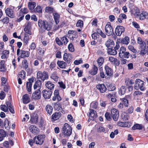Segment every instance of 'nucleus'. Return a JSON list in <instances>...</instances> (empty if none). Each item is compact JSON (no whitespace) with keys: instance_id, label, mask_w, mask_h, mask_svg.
Here are the masks:
<instances>
[{"instance_id":"f257e3e1","label":"nucleus","mask_w":148,"mask_h":148,"mask_svg":"<svg viewBox=\"0 0 148 148\" xmlns=\"http://www.w3.org/2000/svg\"><path fill=\"white\" fill-rule=\"evenodd\" d=\"M72 133V128L67 123H65L63 127L61 134L63 137H69Z\"/></svg>"},{"instance_id":"f03ea898","label":"nucleus","mask_w":148,"mask_h":148,"mask_svg":"<svg viewBox=\"0 0 148 148\" xmlns=\"http://www.w3.org/2000/svg\"><path fill=\"white\" fill-rule=\"evenodd\" d=\"M38 26L42 29L46 30L47 31L50 30L51 28V26L49 22L46 21H42L41 19H39L38 21Z\"/></svg>"},{"instance_id":"7ed1b4c3","label":"nucleus","mask_w":148,"mask_h":148,"mask_svg":"<svg viewBox=\"0 0 148 148\" xmlns=\"http://www.w3.org/2000/svg\"><path fill=\"white\" fill-rule=\"evenodd\" d=\"M136 18H138L140 20H143L145 19L148 18V14L147 12L142 11L140 13L138 9H137L134 14Z\"/></svg>"},{"instance_id":"20e7f679","label":"nucleus","mask_w":148,"mask_h":148,"mask_svg":"<svg viewBox=\"0 0 148 148\" xmlns=\"http://www.w3.org/2000/svg\"><path fill=\"white\" fill-rule=\"evenodd\" d=\"M130 99L129 95H126L124 97L120 98V100L121 102L118 105V108L120 109H122L123 108V106L126 107H128L129 105L128 99Z\"/></svg>"},{"instance_id":"39448f33","label":"nucleus","mask_w":148,"mask_h":148,"mask_svg":"<svg viewBox=\"0 0 148 148\" xmlns=\"http://www.w3.org/2000/svg\"><path fill=\"white\" fill-rule=\"evenodd\" d=\"M134 86L135 89H140L142 91L145 89L144 81L139 79L136 80Z\"/></svg>"},{"instance_id":"423d86ee","label":"nucleus","mask_w":148,"mask_h":148,"mask_svg":"<svg viewBox=\"0 0 148 148\" xmlns=\"http://www.w3.org/2000/svg\"><path fill=\"white\" fill-rule=\"evenodd\" d=\"M17 56H20V57L22 58H28L30 56V53L29 51L25 50L23 49H18L16 51Z\"/></svg>"},{"instance_id":"0eeeda50","label":"nucleus","mask_w":148,"mask_h":148,"mask_svg":"<svg viewBox=\"0 0 148 148\" xmlns=\"http://www.w3.org/2000/svg\"><path fill=\"white\" fill-rule=\"evenodd\" d=\"M119 55L120 58L128 59L130 56V53L129 52L126 51L125 47L123 46H121L119 49Z\"/></svg>"},{"instance_id":"6e6552de","label":"nucleus","mask_w":148,"mask_h":148,"mask_svg":"<svg viewBox=\"0 0 148 148\" xmlns=\"http://www.w3.org/2000/svg\"><path fill=\"white\" fill-rule=\"evenodd\" d=\"M55 41L56 44L59 46H61L63 44L66 45L69 42V40L67 38V36L64 35L60 38V39L58 37H56Z\"/></svg>"},{"instance_id":"1a4fd4ad","label":"nucleus","mask_w":148,"mask_h":148,"mask_svg":"<svg viewBox=\"0 0 148 148\" xmlns=\"http://www.w3.org/2000/svg\"><path fill=\"white\" fill-rule=\"evenodd\" d=\"M49 75L47 72L43 71V72L38 71L37 73V78L40 79L44 82L45 80H47L49 78Z\"/></svg>"},{"instance_id":"9d476101","label":"nucleus","mask_w":148,"mask_h":148,"mask_svg":"<svg viewBox=\"0 0 148 148\" xmlns=\"http://www.w3.org/2000/svg\"><path fill=\"white\" fill-rule=\"evenodd\" d=\"M15 7L10 5L9 8H5V12L6 15L11 18H14L15 14L14 12Z\"/></svg>"},{"instance_id":"9b49d317","label":"nucleus","mask_w":148,"mask_h":148,"mask_svg":"<svg viewBox=\"0 0 148 148\" xmlns=\"http://www.w3.org/2000/svg\"><path fill=\"white\" fill-rule=\"evenodd\" d=\"M119 47L120 41H117L116 42V45L114 48V47H111L108 48L107 53L108 54L110 55L115 56L117 53V52L116 50L119 49Z\"/></svg>"},{"instance_id":"f8f14e48","label":"nucleus","mask_w":148,"mask_h":148,"mask_svg":"<svg viewBox=\"0 0 148 148\" xmlns=\"http://www.w3.org/2000/svg\"><path fill=\"white\" fill-rule=\"evenodd\" d=\"M105 31L106 34L108 36H110L112 34L113 30L110 22L107 23L105 26Z\"/></svg>"},{"instance_id":"ddd939ff","label":"nucleus","mask_w":148,"mask_h":148,"mask_svg":"<svg viewBox=\"0 0 148 148\" xmlns=\"http://www.w3.org/2000/svg\"><path fill=\"white\" fill-rule=\"evenodd\" d=\"M111 113L113 120L115 121H117L119 116V111L115 108H113L111 110Z\"/></svg>"},{"instance_id":"4468645a","label":"nucleus","mask_w":148,"mask_h":148,"mask_svg":"<svg viewBox=\"0 0 148 148\" xmlns=\"http://www.w3.org/2000/svg\"><path fill=\"white\" fill-rule=\"evenodd\" d=\"M41 92L39 89L36 90L32 94V99L35 100H39L41 97Z\"/></svg>"},{"instance_id":"2eb2a0df","label":"nucleus","mask_w":148,"mask_h":148,"mask_svg":"<svg viewBox=\"0 0 148 148\" xmlns=\"http://www.w3.org/2000/svg\"><path fill=\"white\" fill-rule=\"evenodd\" d=\"M96 88L101 93H104L107 90V88L103 84H99L96 85Z\"/></svg>"},{"instance_id":"dca6fc26","label":"nucleus","mask_w":148,"mask_h":148,"mask_svg":"<svg viewBox=\"0 0 148 148\" xmlns=\"http://www.w3.org/2000/svg\"><path fill=\"white\" fill-rule=\"evenodd\" d=\"M125 32V28L123 26L117 25L115 29V32L117 36H120Z\"/></svg>"},{"instance_id":"f3484780","label":"nucleus","mask_w":148,"mask_h":148,"mask_svg":"<svg viewBox=\"0 0 148 148\" xmlns=\"http://www.w3.org/2000/svg\"><path fill=\"white\" fill-rule=\"evenodd\" d=\"M34 77H32L31 78L28 79V82L26 83V87L27 90L28 92L31 91L32 83L34 81Z\"/></svg>"},{"instance_id":"a211bd4d","label":"nucleus","mask_w":148,"mask_h":148,"mask_svg":"<svg viewBox=\"0 0 148 148\" xmlns=\"http://www.w3.org/2000/svg\"><path fill=\"white\" fill-rule=\"evenodd\" d=\"M34 141L36 142V143L37 145H41L43 143L44 138L43 136L39 135L37 136H35L34 138Z\"/></svg>"},{"instance_id":"6ab92c4d","label":"nucleus","mask_w":148,"mask_h":148,"mask_svg":"<svg viewBox=\"0 0 148 148\" xmlns=\"http://www.w3.org/2000/svg\"><path fill=\"white\" fill-rule=\"evenodd\" d=\"M52 93V91L51 90H44L42 91V96L45 99L50 98Z\"/></svg>"},{"instance_id":"aec40b11","label":"nucleus","mask_w":148,"mask_h":148,"mask_svg":"<svg viewBox=\"0 0 148 148\" xmlns=\"http://www.w3.org/2000/svg\"><path fill=\"white\" fill-rule=\"evenodd\" d=\"M72 58V55L70 53H65L64 54L63 59L67 64H69Z\"/></svg>"},{"instance_id":"412c9836","label":"nucleus","mask_w":148,"mask_h":148,"mask_svg":"<svg viewBox=\"0 0 148 148\" xmlns=\"http://www.w3.org/2000/svg\"><path fill=\"white\" fill-rule=\"evenodd\" d=\"M108 60L115 67L119 66L120 64V62L117 58L110 57L109 58Z\"/></svg>"},{"instance_id":"4be33fe9","label":"nucleus","mask_w":148,"mask_h":148,"mask_svg":"<svg viewBox=\"0 0 148 148\" xmlns=\"http://www.w3.org/2000/svg\"><path fill=\"white\" fill-rule=\"evenodd\" d=\"M104 70L105 71V74L108 76L111 77L113 75V71L107 65H106L104 67Z\"/></svg>"},{"instance_id":"5701e85b","label":"nucleus","mask_w":148,"mask_h":148,"mask_svg":"<svg viewBox=\"0 0 148 148\" xmlns=\"http://www.w3.org/2000/svg\"><path fill=\"white\" fill-rule=\"evenodd\" d=\"M90 112L88 116L90 120L94 121L97 117V115L96 112L92 109H90Z\"/></svg>"},{"instance_id":"b1692460","label":"nucleus","mask_w":148,"mask_h":148,"mask_svg":"<svg viewBox=\"0 0 148 148\" xmlns=\"http://www.w3.org/2000/svg\"><path fill=\"white\" fill-rule=\"evenodd\" d=\"M54 96L52 98V100L53 101H55L56 99L58 101L61 100L62 99L59 95L58 90H56L54 91Z\"/></svg>"},{"instance_id":"393cba45","label":"nucleus","mask_w":148,"mask_h":148,"mask_svg":"<svg viewBox=\"0 0 148 148\" xmlns=\"http://www.w3.org/2000/svg\"><path fill=\"white\" fill-rule=\"evenodd\" d=\"M22 99L23 103L24 104H27L31 101V98L27 94L23 95L22 96Z\"/></svg>"},{"instance_id":"a878e982","label":"nucleus","mask_w":148,"mask_h":148,"mask_svg":"<svg viewBox=\"0 0 148 148\" xmlns=\"http://www.w3.org/2000/svg\"><path fill=\"white\" fill-rule=\"evenodd\" d=\"M30 132L34 134H37L39 133V129L35 125H31L29 127Z\"/></svg>"},{"instance_id":"bb28decb","label":"nucleus","mask_w":148,"mask_h":148,"mask_svg":"<svg viewBox=\"0 0 148 148\" xmlns=\"http://www.w3.org/2000/svg\"><path fill=\"white\" fill-rule=\"evenodd\" d=\"M125 82L126 85L128 86L129 89L130 90V88H131L132 90L133 87L132 85L134 84V80L127 78L125 79Z\"/></svg>"},{"instance_id":"cd10ccee","label":"nucleus","mask_w":148,"mask_h":148,"mask_svg":"<svg viewBox=\"0 0 148 148\" xmlns=\"http://www.w3.org/2000/svg\"><path fill=\"white\" fill-rule=\"evenodd\" d=\"M105 45L108 48H113L114 47V41L112 40L109 39L106 42Z\"/></svg>"},{"instance_id":"c85d7f7f","label":"nucleus","mask_w":148,"mask_h":148,"mask_svg":"<svg viewBox=\"0 0 148 148\" xmlns=\"http://www.w3.org/2000/svg\"><path fill=\"white\" fill-rule=\"evenodd\" d=\"M30 27L31 23L28 22L24 29V31L25 32V33L28 34L30 35L32 34V33L31 31Z\"/></svg>"},{"instance_id":"c756f323","label":"nucleus","mask_w":148,"mask_h":148,"mask_svg":"<svg viewBox=\"0 0 148 148\" xmlns=\"http://www.w3.org/2000/svg\"><path fill=\"white\" fill-rule=\"evenodd\" d=\"M46 123L43 118L41 117L38 123L39 127L41 129H45V128Z\"/></svg>"},{"instance_id":"7c9ffc66","label":"nucleus","mask_w":148,"mask_h":148,"mask_svg":"<svg viewBox=\"0 0 148 148\" xmlns=\"http://www.w3.org/2000/svg\"><path fill=\"white\" fill-rule=\"evenodd\" d=\"M61 115L62 114L60 112H56L52 115L51 119L53 121H56L60 118Z\"/></svg>"},{"instance_id":"2f4dec72","label":"nucleus","mask_w":148,"mask_h":148,"mask_svg":"<svg viewBox=\"0 0 148 148\" xmlns=\"http://www.w3.org/2000/svg\"><path fill=\"white\" fill-rule=\"evenodd\" d=\"M45 111L47 112V114L51 115L53 111V108L51 105L49 104L47 105L45 107Z\"/></svg>"},{"instance_id":"473e14b6","label":"nucleus","mask_w":148,"mask_h":148,"mask_svg":"<svg viewBox=\"0 0 148 148\" xmlns=\"http://www.w3.org/2000/svg\"><path fill=\"white\" fill-rule=\"evenodd\" d=\"M38 118L37 114H34L31 116L30 121L32 123L36 124L38 122Z\"/></svg>"},{"instance_id":"72a5a7b5","label":"nucleus","mask_w":148,"mask_h":148,"mask_svg":"<svg viewBox=\"0 0 148 148\" xmlns=\"http://www.w3.org/2000/svg\"><path fill=\"white\" fill-rule=\"evenodd\" d=\"M53 107L54 109L58 111L63 110V109L62 107V105L59 102L54 103Z\"/></svg>"},{"instance_id":"f704fd0d","label":"nucleus","mask_w":148,"mask_h":148,"mask_svg":"<svg viewBox=\"0 0 148 148\" xmlns=\"http://www.w3.org/2000/svg\"><path fill=\"white\" fill-rule=\"evenodd\" d=\"M45 85L46 87L48 89L51 91L54 89L55 86L54 84L50 81H47V82L46 83Z\"/></svg>"},{"instance_id":"c9c22d12","label":"nucleus","mask_w":148,"mask_h":148,"mask_svg":"<svg viewBox=\"0 0 148 148\" xmlns=\"http://www.w3.org/2000/svg\"><path fill=\"white\" fill-rule=\"evenodd\" d=\"M66 62L58 60L57 64L58 66L61 69H65L67 65Z\"/></svg>"},{"instance_id":"e433bc0d","label":"nucleus","mask_w":148,"mask_h":148,"mask_svg":"<svg viewBox=\"0 0 148 148\" xmlns=\"http://www.w3.org/2000/svg\"><path fill=\"white\" fill-rule=\"evenodd\" d=\"M98 70L97 67L95 65L93 64L92 69L90 70L89 72L91 75H94L97 74Z\"/></svg>"},{"instance_id":"4c0bfd02","label":"nucleus","mask_w":148,"mask_h":148,"mask_svg":"<svg viewBox=\"0 0 148 148\" xmlns=\"http://www.w3.org/2000/svg\"><path fill=\"white\" fill-rule=\"evenodd\" d=\"M6 103L8 106L10 111L12 114H14L15 113L14 108L13 106L12 105L11 103L9 101L6 102Z\"/></svg>"},{"instance_id":"58836bf2","label":"nucleus","mask_w":148,"mask_h":148,"mask_svg":"<svg viewBox=\"0 0 148 148\" xmlns=\"http://www.w3.org/2000/svg\"><path fill=\"white\" fill-rule=\"evenodd\" d=\"M42 86L41 81L40 80H37L36 81L34 85V90H36L37 88L40 90Z\"/></svg>"},{"instance_id":"ea45409f","label":"nucleus","mask_w":148,"mask_h":148,"mask_svg":"<svg viewBox=\"0 0 148 148\" xmlns=\"http://www.w3.org/2000/svg\"><path fill=\"white\" fill-rule=\"evenodd\" d=\"M53 16L56 24H58L59 22L60 15L58 13L56 12L53 13Z\"/></svg>"},{"instance_id":"a19ab883","label":"nucleus","mask_w":148,"mask_h":148,"mask_svg":"<svg viewBox=\"0 0 148 148\" xmlns=\"http://www.w3.org/2000/svg\"><path fill=\"white\" fill-rule=\"evenodd\" d=\"M130 42V38L127 36H125L124 38L122 39L120 42L121 43L123 44L127 45Z\"/></svg>"},{"instance_id":"79ce46f5","label":"nucleus","mask_w":148,"mask_h":148,"mask_svg":"<svg viewBox=\"0 0 148 148\" xmlns=\"http://www.w3.org/2000/svg\"><path fill=\"white\" fill-rule=\"evenodd\" d=\"M121 116L123 121L128 120L130 117L129 115L127 113L125 112H122Z\"/></svg>"},{"instance_id":"37998d69","label":"nucleus","mask_w":148,"mask_h":148,"mask_svg":"<svg viewBox=\"0 0 148 148\" xmlns=\"http://www.w3.org/2000/svg\"><path fill=\"white\" fill-rule=\"evenodd\" d=\"M36 5V3L35 2H29L28 4V7L30 10H32L34 9Z\"/></svg>"},{"instance_id":"c03bdc74","label":"nucleus","mask_w":148,"mask_h":148,"mask_svg":"<svg viewBox=\"0 0 148 148\" xmlns=\"http://www.w3.org/2000/svg\"><path fill=\"white\" fill-rule=\"evenodd\" d=\"M141 48V50L140 51V53L142 55H145L147 52V50L146 49V44L144 45H142L140 46Z\"/></svg>"},{"instance_id":"a18cd8bd","label":"nucleus","mask_w":148,"mask_h":148,"mask_svg":"<svg viewBox=\"0 0 148 148\" xmlns=\"http://www.w3.org/2000/svg\"><path fill=\"white\" fill-rule=\"evenodd\" d=\"M9 53V51L8 50H5L3 51L2 53V55L1 57V58L5 59L8 58Z\"/></svg>"},{"instance_id":"49530a36","label":"nucleus","mask_w":148,"mask_h":148,"mask_svg":"<svg viewBox=\"0 0 148 148\" xmlns=\"http://www.w3.org/2000/svg\"><path fill=\"white\" fill-rule=\"evenodd\" d=\"M25 75L26 72L24 70H22L19 73L17 76L18 78L24 79L25 78Z\"/></svg>"},{"instance_id":"de8ad7c7","label":"nucleus","mask_w":148,"mask_h":148,"mask_svg":"<svg viewBox=\"0 0 148 148\" xmlns=\"http://www.w3.org/2000/svg\"><path fill=\"white\" fill-rule=\"evenodd\" d=\"M132 130H141L142 129L143 127L141 124L138 123L135 124L132 128Z\"/></svg>"},{"instance_id":"09e8293b","label":"nucleus","mask_w":148,"mask_h":148,"mask_svg":"<svg viewBox=\"0 0 148 148\" xmlns=\"http://www.w3.org/2000/svg\"><path fill=\"white\" fill-rule=\"evenodd\" d=\"M28 34L25 33L23 39V42L25 44V45H27L29 40V36Z\"/></svg>"},{"instance_id":"8fccbe9b","label":"nucleus","mask_w":148,"mask_h":148,"mask_svg":"<svg viewBox=\"0 0 148 148\" xmlns=\"http://www.w3.org/2000/svg\"><path fill=\"white\" fill-rule=\"evenodd\" d=\"M108 90L109 91H113L116 89V87L115 84H110L107 86Z\"/></svg>"},{"instance_id":"3c124183","label":"nucleus","mask_w":148,"mask_h":148,"mask_svg":"<svg viewBox=\"0 0 148 148\" xmlns=\"http://www.w3.org/2000/svg\"><path fill=\"white\" fill-rule=\"evenodd\" d=\"M37 60H36L34 62L33 64L34 66H38L39 64V63L38 60L40 61H43L42 58L40 56H38L37 58Z\"/></svg>"},{"instance_id":"603ef678","label":"nucleus","mask_w":148,"mask_h":148,"mask_svg":"<svg viewBox=\"0 0 148 148\" xmlns=\"http://www.w3.org/2000/svg\"><path fill=\"white\" fill-rule=\"evenodd\" d=\"M9 121L7 118L5 119L4 126H5V129L7 130H9L10 128V127L9 126Z\"/></svg>"},{"instance_id":"864d4df0","label":"nucleus","mask_w":148,"mask_h":148,"mask_svg":"<svg viewBox=\"0 0 148 148\" xmlns=\"http://www.w3.org/2000/svg\"><path fill=\"white\" fill-rule=\"evenodd\" d=\"M36 51L38 54L41 56H43L45 53V51L42 49L40 47H38L36 49Z\"/></svg>"},{"instance_id":"5fc2aeb1","label":"nucleus","mask_w":148,"mask_h":148,"mask_svg":"<svg viewBox=\"0 0 148 148\" xmlns=\"http://www.w3.org/2000/svg\"><path fill=\"white\" fill-rule=\"evenodd\" d=\"M42 8L40 5H38L34 9V11L35 12H37L39 13H41L42 12Z\"/></svg>"},{"instance_id":"6e6d98bb","label":"nucleus","mask_w":148,"mask_h":148,"mask_svg":"<svg viewBox=\"0 0 148 148\" xmlns=\"http://www.w3.org/2000/svg\"><path fill=\"white\" fill-rule=\"evenodd\" d=\"M104 61V58L101 57H100L98 59L97 62L98 64L99 67L101 66L103 64Z\"/></svg>"},{"instance_id":"4d7b16f0","label":"nucleus","mask_w":148,"mask_h":148,"mask_svg":"<svg viewBox=\"0 0 148 148\" xmlns=\"http://www.w3.org/2000/svg\"><path fill=\"white\" fill-rule=\"evenodd\" d=\"M126 89L125 87L122 86L120 88V90L119 91V94H121V95H124L125 93Z\"/></svg>"},{"instance_id":"13d9d810","label":"nucleus","mask_w":148,"mask_h":148,"mask_svg":"<svg viewBox=\"0 0 148 148\" xmlns=\"http://www.w3.org/2000/svg\"><path fill=\"white\" fill-rule=\"evenodd\" d=\"M3 24H8L10 21V18L9 17H6L4 18H3L1 19L0 20Z\"/></svg>"},{"instance_id":"bf43d9fd","label":"nucleus","mask_w":148,"mask_h":148,"mask_svg":"<svg viewBox=\"0 0 148 148\" xmlns=\"http://www.w3.org/2000/svg\"><path fill=\"white\" fill-rule=\"evenodd\" d=\"M51 78L56 82H58L59 79V77L55 73L52 74Z\"/></svg>"},{"instance_id":"052dcab7","label":"nucleus","mask_w":148,"mask_h":148,"mask_svg":"<svg viewBox=\"0 0 148 148\" xmlns=\"http://www.w3.org/2000/svg\"><path fill=\"white\" fill-rule=\"evenodd\" d=\"M106 119L108 121H110L112 120V116L110 113L106 112L105 114Z\"/></svg>"},{"instance_id":"680f3d73","label":"nucleus","mask_w":148,"mask_h":148,"mask_svg":"<svg viewBox=\"0 0 148 148\" xmlns=\"http://www.w3.org/2000/svg\"><path fill=\"white\" fill-rule=\"evenodd\" d=\"M36 47V45L35 42H32L30 45L29 46V51H30V50H35Z\"/></svg>"},{"instance_id":"e2e57ef3","label":"nucleus","mask_w":148,"mask_h":148,"mask_svg":"<svg viewBox=\"0 0 148 148\" xmlns=\"http://www.w3.org/2000/svg\"><path fill=\"white\" fill-rule=\"evenodd\" d=\"M84 25V23L83 21L81 20H78L76 24V26L77 27H79L80 28H82Z\"/></svg>"},{"instance_id":"0e129e2a","label":"nucleus","mask_w":148,"mask_h":148,"mask_svg":"<svg viewBox=\"0 0 148 148\" xmlns=\"http://www.w3.org/2000/svg\"><path fill=\"white\" fill-rule=\"evenodd\" d=\"M8 106H6L5 105H1V109L5 112L8 111Z\"/></svg>"},{"instance_id":"69168bd1","label":"nucleus","mask_w":148,"mask_h":148,"mask_svg":"<svg viewBox=\"0 0 148 148\" xmlns=\"http://www.w3.org/2000/svg\"><path fill=\"white\" fill-rule=\"evenodd\" d=\"M68 48L70 51L73 52L75 51L73 45L72 43H70L68 45Z\"/></svg>"},{"instance_id":"338daca9","label":"nucleus","mask_w":148,"mask_h":148,"mask_svg":"<svg viewBox=\"0 0 148 148\" xmlns=\"http://www.w3.org/2000/svg\"><path fill=\"white\" fill-rule=\"evenodd\" d=\"M137 42L138 44L140 45V46L144 45V44L145 45L146 44L145 42L142 40L141 38L140 37H138V38Z\"/></svg>"},{"instance_id":"774afa93","label":"nucleus","mask_w":148,"mask_h":148,"mask_svg":"<svg viewBox=\"0 0 148 148\" xmlns=\"http://www.w3.org/2000/svg\"><path fill=\"white\" fill-rule=\"evenodd\" d=\"M53 9L50 7H47L45 8V11L49 13H51L53 12Z\"/></svg>"}]
</instances>
